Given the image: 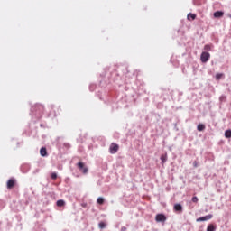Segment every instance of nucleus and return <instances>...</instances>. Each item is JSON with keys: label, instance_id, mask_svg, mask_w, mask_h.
Returning <instances> with one entry per match:
<instances>
[{"label": "nucleus", "instance_id": "obj_1", "mask_svg": "<svg viewBox=\"0 0 231 231\" xmlns=\"http://www.w3.org/2000/svg\"><path fill=\"white\" fill-rule=\"evenodd\" d=\"M200 60L203 63L208 62V60H210V53L207 51L202 52L200 55Z\"/></svg>", "mask_w": 231, "mask_h": 231}, {"label": "nucleus", "instance_id": "obj_2", "mask_svg": "<svg viewBox=\"0 0 231 231\" xmlns=\"http://www.w3.org/2000/svg\"><path fill=\"white\" fill-rule=\"evenodd\" d=\"M119 148L120 147L118 146V144L112 143L109 148L110 154H116L118 152Z\"/></svg>", "mask_w": 231, "mask_h": 231}, {"label": "nucleus", "instance_id": "obj_3", "mask_svg": "<svg viewBox=\"0 0 231 231\" xmlns=\"http://www.w3.org/2000/svg\"><path fill=\"white\" fill-rule=\"evenodd\" d=\"M155 220L157 221V223L167 221V217H165V215L163 214H158L155 217Z\"/></svg>", "mask_w": 231, "mask_h": 231}, {"label": "nucleus", "instance_id": "obj_4", "mask_svg": "<svg viewBox=\"0 0 231 231\" xmlns=\"http://www.w3.org/2000/svg\"><path fill=\"white\" fill-rule=\"evenodd\" d=\"M212 217H213L212 214H209L205 217H200L197 218V222L199 223L201 221H208V220L212 219Z\"/></svg>", "mask_w": 231, "mask_h": 231}, {"label": "nucleus", "instance_id": "obj_5", "mask_svg": "<svg viewBox=\"0 0 231 231\" xmlns=\"http://www.w3.org/2000/svg\"><path fill=\"white\" fill-rule=\"evenodd\" d=\"M78 167L83 174H88V167H86L83 162H79Z\"/></svg>", "mask_w": 231, "mask_h": 231}, {"label": "nucleus", "instance_id": "obj_6", "mask_svg": "<svg viewBox=\"0 0 231 231\" xmlns=\"http://www.w3.org/2000/svg\"><path fill=\"white\" fill-rule=\"evenodd\" d=\"M213 15L215 19H219L225 15V13L223 11H216Z\"/></svg>", "mask_w": 231, "mask_h": 231}, {"label": "nucleus", "instance_id": "obj_7", "mask_svg": "<svg viewBox=\"0 0 231 231\" xmlns=\"http://www.w3.org/2000/svg\"><path fill=\"white\" fill-rule=\"evenodd\" d=\"M173 208L175 212H183V207L181 204H175Z\"/></svg>", "mask_w": 231, "mask_h": 231}, {"label": "nucleus", "instance_id": "obj_8", "mask_svg": "<svg viewBox=\"0 0 231 231\" xmlns=\"http://www.w3.org/2000/svg\"><path fill=\"white\" fill-rule=\"evenodd\" d=\"M15 185V180L11 179L7 181V189H12Z\"/></svg>", "mask_w": 231, "mask_h": 231}, {"label": "nucleus", "instance_id": "obj_9", "mask_svg": "<svg viewBox=\"0 0 231 231\" xmlns=\"http://www.w3.org/2000/svg\"><path fill=\"white\" fill-rule=\"evenodd\" d=\"M40 154L42 157L48 156V151L46 150V147L41 148Z\"/></svg>", "mask_w": 231, "mask_h": 231}, {"label": "nucleus", "instance_id": "obj_10", "mask_svg": "<svg viewBox=\"0 0 231 231\" xmlns=\"http://www.w3.org/2000/svg\"><path fill=\"white\" fill-rule=\"evenodd\" d=\"M188 21H194L196 19V14L189 13L187 16Z\"/></svg>", "mask_w": 231, "mask_h": 231}, {"label": "nucleus", "instance_id": "obj_11", "mask_svg": "<svg viewBox=\"0 0 231 231\" xmlns=\"http://www.w3.org/2000/svg\"><path fill=\"white\" fill-rule=\"evenodd\" d=\"M57 207H64L66 205V202L62 199H60L56 202Z\"/></svg>", "mask_w": 231, "mask_h": 231}, {"label": "nucleus", "instance_id": "obj_12", "mask_svg": "<svg viewBox=\"0 0 231 231\" xmlns=\"http://www.w3.org/2000/svg\"><path fill=\"white\" fill-rule=\"evenodd\" d=\"M207 231H216V226H214V224H209L207 227Z\"/></svg>", "mask_w": 231, "mask_h": 231}, {"label": "nucleus", "instance_id": "obj_13", "mask_svg": "<svg viewBox=\"0 0 231 231\" xmlns=\"http://www.w3.org/2000/svg\"><path fill=\"white\" fill-rule=\"evenodd\" d=\"M212 48H214V45H212V44H207L204 46V50L206 51H210V50H212Z\"/></svg>", "mask_w": 231, "mask_h": 231}, {"label": "nucleus", "instance_id": "obj_14", "mask_svg": "<svg viewBox=\"0 0 231 231\" xmlns=\"http://www.w3.org/2000/svg\"><path fill=\"white\" fill-rule=\"evenodd\" d=\"M161 162L162 165L167 162V153L161 155Z\"/></svg>", "mask_w": 231, "mask_h": 231}, {"label": "nucleus", "instance_id": "obj_15", "mask_svg": "<svg viewBox=\"0 0 231 231\" xmlns=\"http://www.w3.org/2000/svg\"><path fill=\"white\" fill-rule=\"evenodd\" d=\"M198 131H205V125L199 124L197 127Z\"/></svg>", "mask_w": 231, "mask_h": 231}, {"label": "nucleus", "instance_id": "obj_16", "mask_svg": "<svg viewBox=\"0 0 231 231\" xmlns=\"http://www.w3.org/2000/svg\"><path fill=\"white\" fill-rule=\"evenodd\" d=\"M97 203H98V205H104V198L102 197L97 198Z\"/></svg>", "mask_w": 231, "mask_h": 231}, {"label": "nucleus", "instance_id": "obj_17", "mask_svg": "<svg viewBox=\"0 0 231 231\" xmlns=\"http://www.w3.org/2000/svg\"><path fill=\"white\" fill-rule=\"evenodd\" d=\"M225 137L226 138H231V130H226L225 132Z\"/></svg>", "mask_w": 231, "mask_h": 231}, {"label": "nucleus", "instance_id": "obj_18", "mask_svg": "<svg viewBox=\"0 0 231 231\" xmlns=\"http://www.w3.org/2000/svg\"><path fill=\"white\" fill-rule=\"evenodd\" d=\"M98 226H99V228H101V229L106 228V223H104V222H100V223L98 224Z\"/></svg>", "mask_w": 231, "mask_h": 231}, {"label": "nucleus", "instance_id": "obj_19", "mask_svg": "<svg viewBox=\"0 0 231 231\" xmlns=\"http://www.w3.org/2000/svg\"><path fill=\"white\" fill-rule=\"evenodd\" d=\"M51 180H57V173L56 172L51 173Z\"/></svg>", "mask_w": 231, "mask_h": 231}, {"label": "nucleus", "instance_id": "obj_20", "mask_svg": "<svg viewBox=\"0 0 231 231\" xmlns=\"http://www.w3.org/2000/svg\"><path fill=\"white\" fill-rule=\"evenodd\" d=\"M221 77H223V74H221V73L216 74L217 80H219V79H221Z\"/></svg>", "mask_w": 231, "mask_h": 231}, {"label": "nucleus", "instance_id": "obj_21", "mask_svg": "<svg viewBox=\"0 0 231 231\" xmlns=\"http://www.w3.org/2000/svg\"><path fill=\"white\" fill-rule=\"evenodd\" d=\"M191 201H192L193 203H198V201H199L198 197H193V198L191 199Z\"/></svg>", "mask_w": 231, "mask_h": 231}, {"label": "nucleus", "instance_id": "obj_22", "mask_svg": "<svg viewBox=\"0 0 231 231\" xmlns=\"http://www.w3.org/2000/svg\"><path fill=\"white\" fill-rule=\"evenodd\" d=\"M125 230H127L126 227H122V228H121V231H125Z\"/></svg>", "mask_w": 231, "mask_h": 231}, {"label": "nucleus", "instance_id": "obj_23", "mask_svg": "<svg viewBox=\"0 0 231 231\" xmlns=\"http://www.w3.org/2000/svg\"><path fill=\"white\" fill-rule=\"evenodd\" d=\"M40 109H42V106H40Z\"/></svg>", "mask_w": 231, "mask_h": 231}]
</instances>
